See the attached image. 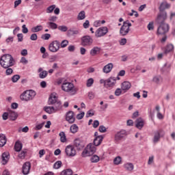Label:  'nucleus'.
<instances>
[{
  "instance_id": "774afa93",
  "label": "nucleus",
  "mask_w": 175,
  "mask_h": 175,
  "mask_svg": "<svg viewBox=\"0 0 175 175\" xmlns=\"http://www.w3.org/2000/svg\"><path fill=\"white\" fill-rule=\"evenodd\" d=\"M30 40H38V34H36V33H33V34H31V36H30Z\"/></svg>"
},
{
  "instance_id": "a211bd4d",
  "label": "nucleus",
  "mask_w": 175,
  "mask_h": 175,
  "mask_svg": "<svg viewBox=\"0 0 175 175\" xmlns=\"http://www.w3.org/2000/svg\"><path fill=\"white\" fill-rule=\"evenodd\" d=\"M131 87H132V85L131 84V82H129V81H124L121 84L122 90L124 91V92H126V91L129 90Z\"/></svg>"
},
{
  "instance_id": "13d9d810",
  "label": "nucleus",
  "mask_w": 175,
  "mask_h": 175,
  "mask_svg": "<svg viewBox=\"0 0 175 175\" xmlns=\"http://www.w3.org/2000/svg\"><path fill=\"white\" fill-rule=\"evenodd\" d=\"M51 38V36L49 33H45L44 35L42 36V39L44 40H49Z\"/></svg>"
},
{
  "instance_id": "a878e982",
  "label": "nucleus",
  "mask_w": 175,
  "mask_h": 175,
  "mask_svg": "<svg viewBox=\"0 0 175 175\" xmlns=\"http://www.w3.org/2000/svg\"><path fill=\"white\" fill-rule=\"evenodd\" d=\"M87 150H90L92 154L96 152V146L94 144L90 143L87 145L86 146Z\"/></svg>"
},
{
  "instance_id": "393cba45",
  "label": "nucleus",
  "mask_w": 175,
  "mask_h": 175,
  "mask_svg": "<svg viewBox=\"0 0 175 175\" xmlns=\"http://www.w3.org/2000/svg\"><path fill=\"white\" fill-rule=\"evenodd\" d=\"M99 53H100V47L99 46H94L90 51V54L92 55V57H95V55H97V54H99Z\"/></svg>"
},
{
  "instance_id": "dca6fc26",
  "label": "nucleus",
  "mask_w": 175,
  "mask_h": 175,
  "mask_svg": "<svg viewBox=\"0 0 175 175\" xmlns=\"http://www.w3.org/2000/svg\"><path fill=\"white\" fill-rule=\"evenodd\" d=\"M9 159H10V154H9V152H3L1 156L2 165H6V163L9 162Z\"/></svg>"
},
{
  "instance_id": "5701e85b",
  "label": "nucleus",
  "mask_w": 175,
  "mask_h": 175,
  "mask_svg": "<svg viewBox=\"0 0 175 175\" xmlns=\"http://www.w3.org/2000/svg\"><path fill=\"white\" fill-rule=\"evenodd\" d=\"M123 167L127 172H132L135 169V165L132 163L127 162L123 165Z\"/></svg>"
},
{
  "instance_id": "4d7b16f0",
  "label": "nucleus",
  "mask_w": 175,
  "mask_h": 175,
  "mask_svg": "<svg viewBox=\"0 0 175 175\" xmlns=\"http://www.w3.org/2000/svg\"><path fill=\"white\" fill-rule=\"evenodd\" d=\"M122 94V89L117 88L115 91V95L116 96H120Z\"/></svg>"
},
{
  "instance_id": "f8f14e48",
  "label": "nucleus",
  "mask_w": 175,
  "mask_h": 175,
  "mask_svg": "<svg viewBox=\"0 0 175 175\" xmlns=\"http://www.w3.org/2000/svg\"><path fill=\"white\" fill-rule=\"evenodd\" d=\"M76 118H75V113L72 111H69L66 113V121L68 122V124H73Z\"/></svg>"
},
{
  "instance_id": "ea45409f",
  "label": "nucleus",
  "mask_w": 175,
  "mask_h": 175,
  "mask_svg": "<svg viewBox=\"0 0 175 175\" xmlns=\"http://www.w3.org/2000/svg\"><path fill=\"white\" fill-rule=\"evenodd\" d=\"M60 175H73V171L71 169H67L63 170Z\"/></svg>"
},
{
  "instance_id": "bf43d9fd",
  "label": "nucleus",
  "mask_w": 175,
  "mask_h": 175,
  "mask_svg": "<svg viewBox=\"0 0 175 175\" xmlns=\"http://www.w3.org/2000/svg\"><path fill=\"white\" fill-rule=\"evenodd\" d=\"M94 114V110L92 109L89 110L86 113V118H88V117H92Z\"/></svg>"
},
{
  "instance_id": "864d4df0",
  "label": "nucleus",
  "mask_w": 175,
  "mask_h": 175,
  "mask_svg": "<svg viewBox=\"0 0 175 175\" xmlns=\"http://www.w3.org/2000/svg\"><path fill=\"white\" fill-rule=\"evenodd\" d=\"M127 40L126 38H122L119 40V44L120 46H125L126 44Z\"/></svg>"
},
{
  "instance_id": "c9c22d12",
  "label": "nucleus",
  "mask_w": 175,
  "mask_h": 175,
  "mask_svg": "<svg viewBox=\"0 0 175 175\" xmlns=\"http://www.w3.org/2000/svg\"><path fill=\"white\" fill-rule=\"evenodd\" d=\"M15 151L17 152H20L21 150H23V144L21 142H16L15 146H14Z\"/></svg>"
},
{
  "instance_id": "7ed1b4c3",
  "label": "nucleus",
  "mask_w": 175,
  "mask_h": 175,
  "mask_svg": "<svg viewBox=\"0 0 175 175\" xmlns=\"http://www.w3.org/2000/svg\"><path fill=\"white\" fill-rule=\"evenodd\" d=\"M61 88L62 91H64V92H70L72 95H75L77 92L76 89H75V85L67 81H64Z\"/></svg>"
},
{
  "instance_id": "4be33fe9",
  "label": "nucleus",
  "mask_w": 175,
  "mask_h": 175,
  "mask_svg": "<svg viewBox=\"0 0 175 175\" xmlns=\"http://www.w3.org/2000/svg\"><path fill=\"white\" fill-rule=\"evenodd\" d=\"M170 4L166 1H163L159 8V11H161V12H165L166 9H170Z\"/></svg>"
},
{
  "instance_id": "7c9ffc66",
  "label": "nucleus",
  "mask_w": 175,
  "mask_h": 175,
  "mask_svg": "<svg viewBox=\"0 0 175 175\" xmlns=\"http://www.w3.org/2000/svg\"><path fill=\"white\" fill-rule=\"evenodd\" d=\"M53 109L55 110V113H57V111H59V110H61V109H62V105H61V102L59 101H57L56 103H55L53 104Z\"/></svg>"
},
{
  "instance_id": "f257e3e1",
  "label": "nucleus",
  "mask_w": 175,
  "mask_h": 175,
  "mask_svg": "<svg viewBox=\"0 0 175 175\" xmlns=\"http://www.w3.org/2000/svg\"><path fill=\"white\" fill-rule=\"evenodd\" d=\"M14 58L10 54H5L0 58V65L4 69L14 66Z\"/></svg>"
},
{
  "instance_id": "e433bc0d",
  "label": "nucleus",
  "mask_w": 175,
  "mask_h": 175,
  "mask_svg": "<svg viewBox=\"0 0 175 175\" xmlns=\"http://www.w3.org/2000/svg\"><path fill=\"white\" fill-rule=\"evenodd\" d=\"M70 131L71 133H77V131H79V126H77V124H72L70 127Z\"/></svg>"
},
{
  "instance_id": "423d86ee",
  "label": "nucleus",
  "mask_w": 175,
  "mask_h": 175,
  "mask_svg": "<svg viewBox=\"0 0 175 175\" xmlns=\"http://www.w3.org/2000/svg\"><path fill=\"white\" fill-rule=\"evenodd\" d=\"M93 43L94 39L90 36H84L81 38V44L83 47H90Z\"/></svg>"
},
{
  "instance_id": "6e6552de",
  "label": "nucleus",
  "mask_w": 175,
  "mask_h": 175,
  "mask_svg": "<svg viewBox=\"0 0 175 175\" xmlns=\"http://www.w3.org/2000/svg\"><path fill=\"white\" fill-rule=\"evenodd\" d=\"M161 25L157 29V33L159 35H165V33H167L169 32V29H170V26L167 23H160Z\"/></svg>"
},
{
  "instance_id": "72a5a7b5",
  "label": "nucleus",
  "mask_w": 175,
  "mask_h": 175,
  "mask_svg": "<svg viewBox=\"0 0 175 175\" xmlns=\"http://www.w3.org/2000/svg\"><path fill=\"white\" fill-rule=\"evenodd\" d=\"M92 154L88 149H87V147L83 150V151L81 153V157L83 158H87V157H91Z\"/></svg>"
},
{
  "instance_id": "052dcab7",
  "label": "nucleus",
  "mask_w": 175,
  "mask_h": 175,
  "mask_svg": "<svg viewBox=\"0 0 175 175\" xmlns=\"http://www.w3.org/2000/svg\"><path fill=\"white\" fill-rule=\"evenodd\" d=\"M98 131L99 132H100L101 133H105V132H106V127L103 125H101L99 126L98 128Z\"/></svg>"
},
{
  "instance_id": "de8ad7c7",
  "label": "nucleus",
  "mask_w": 175,
  "mask_h": 175,
  "mask_svg": "<svg viewBox=\"0 0 175 175\" xmlns=\"http://www.w3.org/2000/svg\"><path fill=\"white\" fill-rule=\"evenodd\" d=\"M92 84H94V79L90 78L89 79H88L86 83V87H92Z\"/></svg>"
},
{
  "instance_id": "9b49d317",
  "label": "nucleus",
  "mask_w": 175,
  "mask_h": 175,
  "mask_svg": "<svg viewBox=\"0 0 175 175\" xmlns=\"http://www.w3.org/2000/svg\"><path fill=\"white\" fill-rule=\"evenodd\" d=\"M107 32H109L107 27H101L96 31L95 36L96 38H102V36H105Z\"/></svg>"
},
{
  "instance_id": "0e129e2a",
  "label": "nucleus",
  "mask_w": 175,
  "mask_h": 175,
  "mask_svg": "<svg viewBox=\"0 0 175 175\" xmlns=\"http://www.w3.org/2000/svg\"><path fill=\"white\" fill-rule=\"evenodd\" d=\"M22 32L23 33H28V28L27 27V25H23Z\"/></svg>"
},
{
  "instance_id": "c03bdc74",
  "label": "nucleus",
  "mask_w": 175,
  "mask_h": 175,
  "mask_svg": "<svg viewBox=\"0 0 175 175\" xmlns=\"http://www.w3.org/2000/svg\"><path fill=\"white\" fill-rule=\"evenodd\" d=\"M59 135L60 136V141L62 143H65V142H66V136L65 135V133L60 132Z\"/></svg>"
},
{
  "instance_id": "0eeeda50",
  "label": "nucleus",
  "mask_w": 175,
  "mask_h": 175,
  "mask_svg": "<svg viewBox=\"0 0 175 175\" xmlns=\"http://www.w3.org/2000/svg\"><path fill=\"white\" fill-rule=\"evenodd\" d=\"M61 47V43L58 40H54L49 44V50L51 53H57Z\"/></svg>"
},
{
  "instance_id": "6e6d98bb",
  "label": "nucleus",
  "mask_w": 175,
  "mask_h": 175,
  "mask_svg": "<svg viewBox=\"0 0 175 175\" xmlns=\"http://www.w3.org/2000/svg\"><path fill=\"white\" fill-rule=\"evenodd\" d=\"M28 131H29V128L28 127V126H25L23 129H19L18 132H23L24 133H27Z\"/></svg>"
},
{
  "instance_id": "4c0bfd02",
  "label": "nucleus",
  "mask_w": 175,
  "mask_h": 175,
  "mask_svg": "<svg viewBox=\"0 0 175 175\" xmlns=\"http://www.w3.org/2000/svg\"><path fill=\"white\" fill-rule=\"evenodd\" d=\"M44 110L46 113H48V114H53V113H55L53 107H45Z\"/></svg>"
},
{
  "instance_id": "680f3d73",
  "label": "nucleus",
  "mask_w": 175,
  "mask_h": 175,
  "mask_svg": "<svg viewBox=\"0 0 175 175\" xmlns=\"http://www.w3.org/2000/svg\"><path fill=\"white\" fill-rule=\"evenodd\" d=\"M12 73H13V69L10 68H8L5 70V74L7 76H10V75H12Z\"/></svg>"
},
{
  "instance_id": "f03ea898",
  "label": "nucleus",
  "mask_w": 175,
  "mask_h": 175,
  "mask_svg": "<svg viewBox=\"0 0 175 175\" xmlns=\"http://www.w3.org/2000/svg\"><path fill=\"white\" fill-rule=\"evenodd\" d=\"M36 96V92L33 90H25L20 96V99L23 102H29Z\"/></svg>"
},
{
  "instance_id": "338daca9",
  "label": "nucleus",
  "mask_w": 175,
  "mask_h": 175,
  "mask_svg": "<svg viewBox=\"0 0 175 175\" xmlns=\"http://www.w3.org/2000/svg\"><path fill=\"white\" fill-rule=\"evenodd\" d=\"M2 118L4 121H6L9 118V113L8 112H4L2 115Z\"/></svg>"
},
{
  "instance_id": "5fc2aeb1",
  "label": "nucleus",
  "mask_w": 175,
  "mask_h": 175,
  "mask_svg": "<svg viewBox=\"0 0 175 175\" xmlns=\"http://www.w3.org/2000/svg\"><path fill=\"white\" fill-rule=\"evenodd\" d=\"M88 98L90 100H92V99H94L95 98V93L92 92H88Z\"/></svg>"
},
{
  "instance_id": "4468645a",
  "label": "nucleus",
  "mask_w": 175,
  "mask_h": 175,
  "mask_svg": "<svg viewBox=\"0 0 175 175\" xmlns=\"http://www.w3.org/2000/svg\"><path fill=\"white\" fill-rule=\"evenodd\" d=\"M165 136V131L163 130H159L155 132L154 137V143H158V141L161 139V137H163Z\"/></svg>"
},
{
  "instance_id": "b1692460",
  "label": "nucleus",
  "mask_w": 175,
  "mask_h": 175,
  "mask_svg": "<svg viewBox=\"0 0 175 175\" xmlns=\"http://www.w3.org/2000/svg\"><path fill=\"white\" fill-rule=\"evenodd\" d=\"M113 63H109L103 67V72L106 74L110 73L113 69Z\"/></svg>"
},
{
  "instance_id": "473e14b6",
  "label": "nucleus",
  "mask_w": 175,
  "mask_h": 175,
  "mask_svg": "<svg viewBox=\"0 0 175 175\" xmlns=\"http://www.w3.org/2000/svg\"><path fill=\"white\" fill-rule=\"evenodd\" d=\"M6 136H5V135L3 134H1L0 135V147H3V146H5V144H6Z\"/></svg>"
},
{
  "instance_id": "8fccbe9b",
  "label": "nucleus",
  "mask_w": 175,
  "mask_h": 175,
  "mask_svg": "<svg viewBox=\"0 0 175 175\" xmlns=\"http://www.w3.org/2000/svg\"><path fill=\"white\" fill-rule=\"evenodd\" d=\"M57 28L61 32H66V31H68V27L65 25H60Z\"/></svg>"
},
{
  "instance_id": "69168bd1",
  "label": "nucleus",
  "mask_w": 175,
  "mask_h": 175,
  "mask_svg": "<svg viewBox=\"0 0 175 175\" xmlns=\"http://www.w3.org/2000/svg\"><path fill=\"white\" fill-rule=\"evenodd\" d=\"M17 38H18V42H23L24 36L23 35V33H18Z\"/></svg>"
},
{
  "instance_id": "603ef678",
  "label": "nucleus",
  "mask_w": 175,
  "mask_h": 175,
  "mask_svg": "<svg viewBox=\"0 0 175 175\" xmlns=\"http://www.w3.org/2000/svg\"><path fill=\"white\" fill-rule=\"evenodd\" d=\"M43 126H44V122L36 124L35 129H36V131H40V129H42V128H43Z\"/></svg>"
},
{
  "instance_id": "37998d69",
  "label": "nucleus",
  "mask_w": 175,
  "mask_h": 175,
  "mask_svg": "<svg viewBox=\"0 0 175 175\" xmlns=\"http://www.w3.org/2000/svg\"><path fill=\"white\" fill-rule=\"evenodd\" d=\"M55 8H56V5L55 4L49 6L46 10V13H48V14L53 13V12H54V9H55Z\"/></svg>"
},
{
  "instance_id": "58836bf2",
  "label": "nucleus",
  "mask_w": 175,
  "mask_h": 175,
  "mask_svg": "<svg viewBox=\"0 0 175 175\" xmlns=\"http://www.w3.org/2000/svg\"><path fill=\"white\" fill-rule=\"evenodd\" d=\"M113 163L114 165H121L122 163V158L121 157L118 156L113 159Z\"/></svg>"
},
{
  "instance_id": "e2e57ef3",
  "label": "nucleus",
  "mask_w": 175,
  "mask_h": 175,
  "mask_svg": "<svg viewBox=\"0 0 175 175\" xmlns=\"http://www.w3.org/2000/svg\"><path fill=\"white\" fill-rule=\"evenodd\" d=\"M68 50L70 53H73V51H75V50H76V46H75V45H70L68 46Z\"/></svg>"
},
{
  "instance_id": "bb28decb",
  "label": "nucleus",
  "mask_w": 175,
  "mask_h": 175,
  "mask_svg": "<svg viewBox=\"0 0 175 175\" xmlns=\"http://www.w3.org/2000/svg\"><path fill=\"white\" fill-rule=\"evenodd\" d=\"M38 73L40 79H46L47 75H49V72L46 70H43V68H38Z\"/></svg>"
},
{
  "instance_id": "c756f323",
  "label": "nucleus",
  "mask_w": 175,
  "mask_h": 175,
  "mask_svg": "<svg viewBox=\"0 0 175 175\" xmlns=\"http://www.w3.org/2000/svg\"><path fill=\"white\" fill-rule=\"evenodd\" d=\"M77 18L78 20V21H81L85 19V11L82 10L81 12H79Z\"/></svg>"
},
{
  "instance_id": "79ce46f5",
  "label": "nucleus",
  "mask_w": 175,
  "mask_h": 175,
  "mask_svg": "<svg viewBox=\"0 0 175 175\" xmlns=\"http://www.w3.org/2000/svg\"><path fill=\"white\" fill-rule=\"evenodd\" d=\"M172 50H174V46L172 44H169L167 45L165 52V53H170Z\"/></svg>"
},
{
  "instance_id": "a19ab883",
  "label": "nucleus",
  "mask_w": 175,
  "mask_h": 175,
  "mask_svg": "<svg viewBox=\"0 0 175 175\" xmlns=\"http://www.w3.org/2000/svg\"><path fill=\"white\" fill-rule=\"evenodd\" d=\"M99 160L100 158L96 154L92 156V157L90 158V161L92 163H98V162H99Z\"/></svg>"
},
{
  "instance_id": "a18cd8bd",
  "label": "nucleus",
  "mask_w": 175,
  "mask_h": 175,
  "mask_svg": "<svg viewBox=\"0 0 175 175\" xmlns=\"http://www.w3.org/2000/svg\"><path fill=\"white\" fill-rule=\"evenodd\" d=\"M61 166H62V161H58L54 163L53 168L54 169H59V167H61Z\"/></svg>"
},
{
  "instance_id": "9d476101",
  "label": "nucleus",
  "mask_w": 175,
  "mask_h": 175,
  "mask_svg": "<svg viewBox=\"0 0 175 175\" xmlns=\"http://www.w3.org/2000/svg\"><path fill=\"white\" fill-rule=\"evenodd\" d=\"M125 136H126V131L120 130L115 134L114 140L116 143H120L121 140H124V139H125Z\"/></svg>"
},
{
  "instance_id": "39448f33",
  "label": "nucleus",
  "mask_w": 175,
  "mask_h": 175,
  "mask_svg": "<svg viewBox=\"0 0 175 175\" xmlns=\"http://www.w3.org/2000/svg\"><path fill=\"white\" fill-rule=\"evenodd\" d=\"M131 27H132V23H129V21H124L120 29V34L122 36H125L128 35V33H129V28H131Z\"/></svg>"
},
{
  "instance_id": "2f4dec72",
  "label": "nucleus",
  "mask_w": 175,
  "mask_h": 175,
  "mask_svg": "<svg viewBox=\"0 0 175 175\" xmlns=\"http://www.w3.org/2000/svg\"><path fill=\"white\" fill-rule=\"evenodd\" d=\"M31 32L33 33H36V32H40V31H43V26L39 25L36 27H33L31 29Z\"/></svg>"
},
{
  "instance_id": "20e7f679",
  "label": "nucleus",
  "mask_w": 175,
  "mask_h": 175,
  "mask_svg": "<svg viewBox=\"0 0 175 175\" xmlns=\"http://www.w3.org/2000/svg\"><path fill=\"white\" fill-rule=\"evenodd\" d=\"M64 152L66 157H68L69 158H73L77 155V150H76V148H75L73 145L66 146Z\"/></svg>"
},
{
  "instance_id": "aec40b11",
  "label": "nucleus",
  "mask_w": 175,
  "mask_h": 175,
  "mask_svg": "<svg viewBox=\"0 0 175 175\" xmlns=\"http://www.w3.org/2000/svg\"><path fill=\"white\" fill-rule=\"evenodd\" d=\"M102 142H103V135H99L94 138L93 144H94L96 147H98V146H100Z\"/></svg>"
},
{
  "instance_id": "f704fd0d",
  "label": "nucleus",
  "mask_w": 175,
  "mask_h": 175,
  "mask_svg": "<svg viewBox=\"0 0 175 175\" xmlns=\"http://www.w3.org/2000/svg\"><path fill=\"white\" fill-rule=\"evenodd\" d=\"M46 25H48V28L51 29H57V28H58V25L54 22H48Z\"/></svg>"
},
{
  "instance_id": "c85d7f7f",
  "label": "nucleus",
  "mask_w": 175,
  "mask_h": 175,
  "mask_svg": "<svg viewBox=\"0 0 175 175\" xmlns=\"http://www.w3.org/2000/svg\"><path fill=\"white\" fill-rule=\"evenodd\" d=\"M8 114H9V118L12 121H16V120H17V117H18V115L17 114V113L13 111H10Z\"/></svg>"
},
{
  "instance_id": "6ab92c4d",
  "label": "nucleus",
  "mask_w": 175,
  "mask_h": 175,
  "mask_svg": "<svg viewBox=\"0 0 175 175\" xmlns=\"http://www.w3.org/2000/svg\"><path fill=\"white\" fill-rule=\"evenodd\" d=\"M58 102V98H57V94L55 93H52L49 98V105H54Z\"/></svg>"
},
{
  "instance_id": "09e8293b",
  "label": "nucleus",
  "mask_w": 175,
  "mask_h": 175,
  "mask_svg": "<svg viewBox=\"0 0 175 175\" xmlns=\"http://www.w3.org/2000/svg\"><path fill=\"white\" fill-rule=\"evenodd\" d=\"M26 154H27V150H23L18 154V158H20V159H24L25 158Z\"/></svg>"
},
{
  "instance_id": "2eb2a0df",
  "label": "nucleus",
  "mask_w": 175,
  "mask_h": 175,
  "mask_svg": "<svg viewBox=\"0 0 175 175\" xmlns=\"http://www.w3.org/2000/svg\"><path fill=\"white\" fill-rule=\"evenodd\" d=\"M29 170H31V163L26 162L22 167V173L24 175L29 174Z\"/></svg>"
},
{
  "instance_id": "49530a36",
  "label": "nucleus",
  "mask_w": 175,
  "mask_h": 175,
  "mask_svg": "<svg viewBox=\"0 0 175 175\" xmlns=\"http://www.w3.org/2000/svg\"><path fill=\"white\" fill-rule=\"evenodd\" d=\"M68 44H69V41H68V40H64L61 42L60 46L62 47V49H65V47H66V46H68Z\"/></svg>"
},
{
  "instance_id": "412c9836",
  "label": "nucleus",
  "mask_w": 175,
  "mask_h": 175,
  "mask_svg": "<svg viewBox=\"0 0 175 175\" xmlns=\"http://www.w3.org/2000/svg\"><path fill=\"white\" fill-rule=\"evenodd\" d=\"M74 144L79 150H83V148H84V144L79 139H75Z\"/></svg>"
},
{
  "instance_id": "ddd939ff",
  "label": "nucleus",
  "mask_w": 175,
  "mask_h": 175,
  "mask_svg": "<svg viewBox=\"0 0 175 175\" xmlns=\"http://www.w3.org/2000/svg\"><path fill=\"white\" fill-rule=\"evenodd\" d=\"M116 80L114 77H110L106 79L105 82V88H111V87H114L116 85Z\"/></svg>"
},
{
  "instance_id": "3c124183",
  "label": "nucleus",
  "mask_w": 175,
  "mask_h": 175,
  "mask_svg": "<svg viewBox=\"0 0 175 175\" xmlns=\"http://www.w3.org/2000/svg\"><path fill=\"white\" fill-rule=\"evenodd\" d=\"M18 80H20V75H15L12 77V83H17Z\"/></svg>"
},
{
  "instance_id": "cd10ccee",
  "label": "nucleus",
  "mask_w": 175,
  "mask_h": 175,
  "mask_svg": "<svg viewBox=\"0 0 175 175\" xmlns=\"http://www.w3.org/2000/svg\"><path fill=\"white\" fill-rule=\"evenodd\" d=\"M156 111H157V117L159 120H163L165 118V116L161 113V107L157 105L155 107Z\"/></svg>"
},
{
  "instance_id": "1a4fd4ad",
  "label": "nucleus",
  "mask_w": 175,
  "mask_h": 175,
  "mask_svg": "<svg viewBox=\"0 0 175 175\" xmlns=\"http://www.w3.org/2000/svg\"><path fill=\"white\" fill-rule=\"evenodd\" d=\"M167 20V12L166 11H159L157 18L159 24H163Z\"/></svg>"
},
{
  "instance_id": "f3484780",
  "label": "nucleus",
  "mask_w": 175,
  "mask_h": 175,
  "mask_svg": "<svg viewBox=\"0 0 175 175\" xmlns=\"http://www.w3.org/2000/svg\"><path fill=\"white\" fill-rule=\"evenodd\" d=\"M135 126L137 129L142 130L144 126V120L142 118H138L135 120Z\"/></svg>"
}]
</instances>
